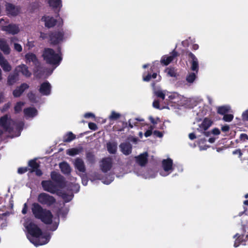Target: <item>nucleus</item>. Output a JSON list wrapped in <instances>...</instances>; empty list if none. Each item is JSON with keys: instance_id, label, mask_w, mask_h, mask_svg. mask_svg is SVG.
<instances>
[{"instance_id": "8fccbe9b", "label": "nucleus", "mask_w": 248, "mask_h": 248, "mask_svg": "<svg viewBox=\"0 0 248 248\" xmlns=\"http://www.w3.org/2000/svg\"><path fill=\"white\" fill-rule=\"evenodd\" d=\"M241 236H239V237L236 239L234 243V247H237L240 245L241 242Z\"/></svg>"}, {"instance_id": "473e14b6", "label": "nucleus", "mask_w": 248, "mask_h": 248, "mask_svg": "<svg viewBox=\"0 0 248 248\" xmlns=\"http://www.w3.org/2000/svg\"><path fill=\"white\" fill-rule=\"evenodd\" d=\"M230 108L226 106H222L217 107V113L220 115H224L229 112Z\"/></svg>"}, {"instance_id": "f704fd0d", "label": "nucleus", "mask_w": 248, "mask_h": 248, "mask_svg": "<svg viewBox=\"0 0 248 248\" xmlns=\"http://www.w3.org/2000/svg\"><path fill=\"white\" fill-rule=\"evenodd\" d=\"M86 157L87 161L93 164L95 162V155L93 152L88 151L86 154Z\"/></svg>"}, {"instance_id": "f03ea898", "label": "nucleus", "mask_w": 248, "mask_h": 248, "mask_svg": "<svg viewBox=\"0 0 248 248\" xmlns=\"http://www.w3.org/2000/svg\"><path fill=\"white\" fill-rule=\"evenodd\" d=\"M61 50L60 46L58 48V53H56L52 48H45L42 54L44 60L47 64L58 66L62 59Z\"/></svg>"}, {"instance_id": "bf43d9fd", "label": "nucleus", "mask_w": 248, "mask_h": 248, "mask_svg": "<svg viewBox=\"0 0 248 248\" xmlns=\"http://www.w3.org/2000/svg\"><path fill=\"white\" fill-rule=\"evenodd\" d=\"M230 129V127L228 125H225L221 127V130L223 132H228Z\"/></svg>"}, {"instance_id": "7c9ffc66", "label": "nucleus", "mask_w": 248, "mask_h": 248, "mask_svg": "<svg viewBox=\"0 0 248 248\" xmlns=\"http://www.w3.org/2000/svg\"><path fill=\"white\" fill-rule=\"evenodd\" d=\"M83 151L82 147L78 148H73L69 149H68L66 151V153L67 155L70 156H74L75 155H78L80 153Z\"/></svg>"}, {"instance_id": "4d7b16f0", "label": "nucleus", "mask_w": 248, "mask_h": 248, "mask_svg": "<svg viewBox=\"0 0 248 248\" xmlns=\"http://www.w3.org/2000/svg\"><path fill=\"white\" fill-rule=\"evenodd\" d=\"M35 174L38 176H41L43 174V172L42 170L39 168L36 169V170H34V171Z\"/></svg>"}, {"instance_id": "1a4fd4ad", "label": "nucleus", "mask_w": 248, "mask_h": 248, "mask_svg": "<svg viewBox=\"0 0 248 248\" xmlns=\"http://www.w3.org/2000/svg\"><path fill=\"white\" fill-rule=\"evenodd\" d=\"M41 21L44 22L46 28L50 29L53 28L56 26L57 23V20L53 16L45 15L41 18Z\"/></svg>"}, {"instance_id": "ea45409f", "label": "nucleus", "mask_w": 248, "mask_h": 248, "mask_svg": "<svg viewBox=\"0 0 248 248\" xmlns=\"http://www.w3.org/2000/svg\"><path fill=\"white\" fill-rule=\"evenodd\" d=\"M61 197L65 202H68L72 199V196L71 195H68L65 192L62 193Z\"/></svg>"}, {"instance_id": "79ce46f5", "label": "nucleus", "mask_w": 248, "mask_h": 248, "mask_svg": "<svg viewBox=\"0 0 248 248\" xmlns=\"http://www.w3.org/2000/svg\"><path fill=\"white\" fill-rule=\"evenodd\" d=\"M233 118V115L232 114H227L223 115V120L225 122H231Z\"/></svg>"}, {"instance_id": "4468645a", "label": "nucleus", "mask_w": 248, "mask_h": 248, "mask_svg": "<svg viewBox=\"0 0 248 248\" xmlns=\"http://www.w3.org/2000/svg\"><path fill=\"white\" fill-rule=\"evenodd\" d=\"M51 85L48 81L44 82L40 85L39 92L42 95H49L51 93Z\"/></svg>"}, {"instance_id": "6e6d98bb", "label": "nucleus", "mask_w": 248, "mask_h": 248, "mask_svg": "<svg viewBox=\"0 0 248 248\" xmlns=\"http://www.w3.org/2000/svg\"><path fill=\"white\" fill-rule=\"evenodd\" d=\"M240 138L241 140H248V136L245 133H242L240 135Z\"/></svg>"}, {"instance_id": "7ed1b4c3", "label": "nucleus", "mask_w": 248, "mask_h": 248, "mask_svg": "<svg viewBox=\"0 0 248 248\" xmlns=\"http://www.w3.org/2000/svg\"><path fill=\"white\" fill-rule=\"evenodd\" d=\"M26 229L32 236L38 239L39 242L34 243L35 245H43L48 242L49 236L43 235L41 229L35 223L30 222L26 226Z\"/></svg>"}, {"instance_id": "69168bd1", "label": "nucleus", "mask_w": 248, "mask_h": 248, "mask_svg": "<svg viewBox=\"0 0 248 248\" xmlns=\"http://www.w3.org/2000/svg\"><path fill=\"white\" fill-rule=\"evenodd\" d=\"M3 99H4L3 93H0V103L3 102Z\"/></svg>"}, {"instance_id": "aec40b11", "label": "nucleus", "mask_w": 248, "mask_h": 248, "mask_svg": "<svg viewBox=\"0 0 248 248\" xmlns=\"http://www.w3.org/2000/svg\"><path fill=\"white\" fill-rule=\"evenodd\" d=\"M119 148L122 153L125 155H129L132 153V146L128 142L121 143L119 145Z\"/></svg>"}, {"instance_id": "9d476101", "label": "nucleus", "mask_w": 248, "mask_h": 248, "mask_svg": "<svg viewBox=\"0 0 248 248\" xmlns=\"http://www.w3.org/2000/svg\"><path fill=\"white\" fill-rule=\"evenodd\" d=\"M11 119H9L7 115H5L0 118V126L2 127L5 131L9 133L13 131V128L11 126L10 123Z\"/></svg>"}, {"instance_id": "20e7f679", "label": "nucleus", "mask_w": 248, "mask_h": 248, "mask_svg": "<svg viewBox=\"0 0 248 248\" xmlns=\"http://www.w3.org/2000/svg\"><path fill=\"white\" fill-rule=\"evenodd\" d=\"M64 35V31L62 30L50 31L48 34L50 43L53 45H58L63 41Z\"/></svg>"}, {"instance_id": "b1692460", "label": "nucleus", "mask_w": 248, "mask_h": 248, "mask_svg": "<svg viewBox=\"0 0 248 248\" xmlns=\"http://www.w3.org/2000/svg\"><path fill=\"white\" fill-rule=\"evenodd\" d=\"M75 168L80 172H85L86 168L84 161L80 158H77L74 162Z\"/></svg>"}, {"instance_id": "603ef678", "label": "nucleus", "mask_w": 248, "mask_h": 248, "mask_svg": "<svg viewBox=\"0 0 248 248\" xmlns=\"http://www.w3.org/2000/svg\"><path fill=\"white\" fill-rule=\"evenodd\" d=\"M153 106L156 108H160L159 101L157 100H155L153 103Z\"/></svg>"}, {"instance_id": "09e8293b", "label": "nucleus", "mask_w": 248, "mask_h": 248, "mask_svg": "<svg viewBox=\"0 0 248 248\" xmlns=\"http://www.w3.org/2000/svg\"><path fill=\"white\" fill-rule=\"evenodd\" d=\"M233 155H238L239 157H241L242 155V153L240 149L235 150L232 152Z\"/></svg>"}, {"instance_id": "de8ad7c7", "label": "nucleus", "mask_w": 248, "mask_h": 248, "mask_svg": "<svg viewBox=\"0 0 248 248\" xmlns=\"http://www.w3.org/2000/svg\"><path fill=\"white\" fill-rule=\"evenodd\" d=\"M153 134L155 137H159V138H162L163 136V133L161 132L158 131V130H155L153 132Z\"/></svg>"}, {"instance_id": "6e6552de", "label": "nucleus", "mask_w": 248, "mask_h": 248, "mask_svg": "<svg viewBox=\"0 0 248 248\" xmlns=\"http://www.w3.org/2000/svg\"><path fill=\"white\" fill-rule=\"evenodd\" d=\"M179 56L178 53L175 50H173L170 53V55H163L160 60V63L163 65L167 66L172 62L175 58Z\"/></svg>"}, {"instance_id": "58836bf2", "label": "nucleus", "mask_w": 248, "mask_h": 248, "mask_svg": "<svg viewBox=\"0 0 248 248\" xmlns=\"http://www.w3.org/2000/svg\"><path fill=\"white\" fill-rule=\"evenodd\" d=\"M24 105V103L22 102H18L14 107V110L16 113L20 112L22 110V107Z\"/></svg>"}, {"instance_id": "680f3d73", "label": "nucleus", "mask_w": 248, "mask_h": 248, "mask_svg": "<svg viewBox=\"0 0 248 248\" xmlns=\"http://www.w3.org/2000/svg\"><path fill=\"white\" fill-rule=\"evenodd\" d=\"M152 129H148L145 132L144 136L146 137H148L152 135Z\"/></svg>"}, {"instance_id": "cd10ccee", "label": "nucleus", "mask_w": 248, "mask_h": 248, "mask_svg": "<svg viewBox=\"0 0 248 248\" xmlns=\"http://www.w3.org/2000/svg\"><path fill=\"white\" fill-rule=\"evenodd\" d=\"M108 152L111 154H115L117 151V143L116 142H108L106 145Z\"/></svg>"}, {"instance_id": "49530a36", "label": "nucleus", "mask_w": 248, "mask_h": 248, "mask_svg": "<svg viewBox=\"0 0 248 248\" xmlns=\"http://www.w3.org/2000/svg\"><path fill=\"white\" fill-rule=\"evenodd\" d=\"M28 170L27 167H20L18 169L17 172L19 174H23Z\"/></svg>"}, {"instance_id": "f3484780", "label": "nucleus", "mask_w": 248, "mask_h": 248, "mask_svg": "<svg viewBox=\"0 0 248 248\" xmlns=\"http://www.w3.org/2000/svg\"><path fill=\"white\" fill-rule=\"evenodd\" d=\"M19 80V74L17 71V69H15L13 73H10L8 77L7 80V85L12 86Z\"/></svg>"}, {"instance_id": "338daca9", "label": "nucleus", "mask_w": 248, "mask_h": 248, "mask_svg": "<svg viewBox=\"0 0 248 248\" xmlns=\"http://www.w3.org/2000/svg\"><path fill=\"white\" fill-rule=\"evenodd\" d=\"M150 120L151 122L154 124H156L157 123L155 121V119L152 117H150Z\"/></svg>"}, {"instance_id": "0eeeda50", "label": "nucleus", "mask_w": 248, "mask_h": 248, "mask_svg": "<svg viewBox=\"0 0 248 248\" xmlns=\"http://www.w3.org/2000/svg\"><path fill=\"white\" fill-rule=\"evenodd\" d=\"M212 121L208 118H205L201 124L199 125V128H198V130L203 132V134L206 137H208L210 135V132H205L212 124Z\"/></svg>"}, {"instance_id": "f257e3e1", "label": "nucleus", "mask_w": 248, "mask_h": 248, "mask_svg": "<svg viewBox=\"0 0 248 248\" xmlns=\"http://www.w3.org/2000/svg\"><path fill=\"white\" fill-rule=\"evenodd\" d=\"M37 201L38 202H33L31 204V210L34 217L45 224H51L53 218L52 212L50 210L43 208L41 205L47 207H51L56 203V199L53 196L42 192L38 195Z\"/></svg>"}, {"instance_id": "e433bc0d", "label": "nucleus", "mask_w": 248, "mask_h": 248, "mask_svg": "<svg viewBox=\"0 0 248 248\" xmlns=\"http://www.w3.org/2000/svg\"><path fill=\"white\" fill-rule=\"evenodd\" d=\"M121 117V114L119 113L116 112L115 111H112L111 114L108 117L110 120H117Z\"/></svg>"}, {"instance_id": "c03bdc74", "label": "nucleus", "mask_w": 248, "mask_h": 248, "mask_svg": "<svg viewBox=\"0 0 248 248\" xmlns=\"http://www.w3.org/2000/svg\"><path fill=\"white\" fill-rule=\"evenodd\" d=\"M89 128L93 131H95L97 129L98 127L96 124L92 122H90L88 124Z\"/></svg>"}, {"instance_id": "052dcab7", "label": "nucleus", "mask_w": 248, "mask_h": 248, "mask_svg": "<svg viewBox=\"0 0 248 248\" xmlns=\"http://www.w3.org/2000/svg\"><path fill=\"white\" fill-rule=\"evenodd\" d=\"M47 37H48V35H47V33H44L43 32H40V37L41 38H42L43 40H44V39L47 38Z\"/></svg>"}, {"instance_id": "6ab92c4d", "label": "nucleus", "mask_w": 248, "mask_h": 248, "mask_svg": "<svg viewBox=\"0 0 248 248\" xmlns=\"http://www.w3.org/2000/svg\"><path fill=\"white\" fill-rule=\"evenodd\" d=\"M26 63L32 62L36 67L40 66V62L35 54L33 53H28L25 55Z\"/></svg>"}, {"instance_id": "4c0bfd02", "label": "nucleus", "mask_w": 248, "mask_h": 248, "mask_svg": "<svg viewBox=\"0 0 248 248\" xmlns=\"http://www.w3.org/2000/svg\"><path fill=\"white\" fill-rule=\"evenodd\" d=\"M196 78V73H190L186 77V81L190 83H192L194 82Z\"/></svg>"}, {"instance_id": "2eb2a0df", "label": "nucleus", "mask_w": 248, "mask_h": 248, "mask_svg": "<svg viewBox=\"0 0 248 248\" xmlns=\"http://www.w3.org/2000/svg\"><path fill=\"white\" fill-rule=\"evenodd\" d=\"M1 30L13 35L17 34L19 32L18 26L14 24H10L7 26H3L1 27Z\"/></svg>"}, {"instance_id": "423d86ee", "label": "nucleus", "mask_w": 248, "mask_h": 248, "mask_svg": "<svg viewBox=\"0 0 248 248\" xmlns=\"http://www.w3.org/2000/svg\"><path fill=\"white\" fill-rule=\"evenodd\" d=\"M43 189L51 194H55L58 190V185L54 184L51 180H43L41 182Z\"/></svg>"}, {"instance_id": "a18cd8bd", "label": "nucleus", "mask_w": 248, "mask_h": 248, "mask_svg": "<svg viewBox=\"0 0 248 248\" xmlns=\"http://www.w3.org/2000/svg\"><path fill=\"white\" fill-rule=\"evenodd\" d=\"M14 48L18 52H20L22 50V46L19 44H18V43L14 44Z\"/></svg>"}, {"instance_id": "c756f323", "label": "nucleus", "mask_w": 248, "mask_h": 248, "mask_svg": "<svg viewBox=\"0 0 248 248\" xmlns=\"http://www.w3.org/2000/svg\"><path fill=\"white\" fill-rule=\"evenodd\" d=\"M37 110L35 108L29 107L24 109V113L26 116L33 117L37 115Z\"/></svg>"}, {"instance_id": "f8f14e48", "label": "nucleus", "mask_w": 248, "mask_h": 248, "mask_svg": "<svg viewBox=\"0 0 248 248\" xmlns=\"http://www.w3.org/2000/svg\"><path fill=\"white\" fill-rule=\"evenodd\" d=\"M5 6L7 14L13 16H16L20 13L21 10L20 7L16 6L15 5L10 3H7Z\"/></svg>"}, {"instance_id": "a878e982", "label": "nucleus", "mask_w": 248, "mask_h": 248, "mask_svg": "<svg viewBox=\"0 0 248 248\" xmlns=\"http://www.w3.org/2000/svg\"><path fill=\"white\" fill-rule=\"evenodd\" d=\"M0 49L5 55L10 53V48L4 39L0 38Z\"/></svg>"}, {"instance_id": "c9c22d12", "label": "nucleus", "mask_w": 248, "mask_h": 248, "mask_svg": "<svg viewBox=\"0 0 248 248\" xmlns=\"http://www.w3.org/2000/svg\"><path fill=\"white\" fill-rule=\"evenodd\" d=\"M165 72L170 77H176L177 73L175 68L173 67H168L165 69Z\"/></svg>"}, {"instance_id": "13d9d810", "label": "nucleus", "mask_w": 248, "mask_h": 248, "mask_svg": "<svg viewBox=\"0 0 248 248\" xmlns=\"http://www.w3.org/2000/svg\"><path fill=\"white\" fill-rule=\"evenodd\" d=\"M28 206L26 203H24L23 208L22 210V213L24 215L27 213Z\"/></svg>"}, {"instance_id": "a211bd4d", "label": "nucleus", "mask_w": 248, "mask_h": 248, "mask_svg": "<svg viewBox=\"0 0 248 248\" xmlns=\"http://www.w3.org/2000/svg\"><path fill=\"white\" fill-rule=\"evenodd\" d=\"M29 88V86L26 83H22L19 86L16 87L13 92V95L15 97H19L24 92Z\"/></svg>"}, {"instance_id": "3c124183", "label": "nucleus", "mask_w": 248, "mask_h": 248, "mask_svg": "<svg viewBox=\"0 0 248 248\" xmlns=\"http://www.w3.org/2000/svg\"><path fill=\"white\" fill-rule=\"evenodd\" d=\"M242 118L243 120L248 121V109L243 113Z\"/></svg>"}, {"instance_id": "2f4dec72", "label": "nucleus", "mask_w": 248, "mask_h": 248, "mask_svg": "<svg viewBox=\"0 0 248 248\" xmlns=\"http://www.w3.org/2000/svg\"><path fill=\"white\" fill-rule=\"evenodd\" d=\"M76 135L72 132H67L63 138V141L64 142H70L76 139Z\"/></svg>"}, {"instance_id": "dca6fc26", "label": "nucleus", "mask_w": 248, "mask_h": 248, "mask_svg": "<svg viewBox=\"0 0 248 248\" xmlns=\"http://www.w3.org/2000/svg\"><path fill=\"white\" fill-rule=\"evenodd\" d=\"M155 67L154 66H151L147 72H144L143 74L142 78L143 80L144 81L148 82L152 78L155 79L157 77V73L154 72Z\"/></svg>"}, {"instance_id": "0e129e2a", "label": "nucleus", "mask_w": 248, "mask_h": 248, "mask_svg": "<svg viewBox=\"0 0 248 248\" xmlns=\"http://www.w3.org/2000/svg\"><path fill=\"white\" fill-rule=\"evenodd\" d=\"M199 46L198 44H193L192 46V49L193 50H196L199 48Z\"/></svg>"}, {"instance_id": "864d4df0", "label": "nucleus", "mask_w": 248, "mask_h": 248, "mask_svg": "<svg viewBox=\"0 0 248 248\" xmlns=\"http://www.w3.org/2000/svg\"><path fill=\"white\" fill-rule=\"evenodd\" d=\"M84 116L85 118H94L95 117L94 114L91 112L86 113L84 114Z\"/></svg>"}, {"instance_id": "39448f33", "label": "nucleus", "mask_w": 248, "mask_h": 248, "mask_svg": "<svg viewBox=\"0 0 248 248\" xmlns=\"http://www.w3.org/2000/svg\"><path fill=\"white\" fill-rule=\"evenodd\" d=\"M185 55L187 57L189 62L191 64L190 69L192 71L198 73L199 69L198 60L195 55L189 50L185 51Z\"/></svg>"}, {"instance_id": "774afa93", "label": "nucleus", "mask_w": 248, "mask_h": 248, "mask_svg": "<svg viewBox=\"0 0 248 248\" xmlns=\"http://www.w3.org/2000/svg\"><path fill=\"white\" fill-rule=\"evenodd\" d=\"M9 107H10V105L8 104H6L3 106V109L4 110H6L7 109H8L9 108Z\"/></svg>"}, {"instance_id": "a19ab883", "label": "nucleus", "mask_w": 248, "mask_h": 248, "mask_svg": "<svg viewBox=\"0 0 248 248\" xmlns=\"http://www.w3.org/2000/svg\"><path fill=\"white\" fill-rule=\"evenodd\" d=\"M27 97L30 102L35 103L36 101V97L35 94L32 92H30L27 94Z\"/></svg>"}, {"instance_id": "4be33fe9", "label": "nucleus", "mask_w": 248, "mask_h": 248, "mask_svg": "<svg viewBox=\"0 0 248 248\" xmlns=\"http://www.w3.org/2000/svg\"><path fill=\"white\" fill-rule=\"evenodd\" d=\"M48 4L50 7H52V8L55 10L57 8L59 9L57 12H55V13L57 14L56 17H59V13L62 7V0H48Z\"/></svg>"}, {"instance_id": "412c9836", "label": "nucleus", "mask_w": 248, "mask_h": 248, "mask_svg": "<svg viewBox=\"0 0 248 248\" xmlns=\"http://www.w3.org/2000/svg\"><path fill=\"white\" fill-rule=\"evenodd\" d=\"M0 66L4 72H10L12 70V66L7 60L3 57L0 52Z\"/></svg>"}, {"instance_id": "bb28decb", "label": "nucleus", "mask_w": 248, "mask_h": 248, "mask_svg": "<svg viewBox=\"0 0 248 248\" xmlns=\"http://www.w3.org/2000/svg\"><path fill=\"white\" fill-rule=\"evenodd\" d=\"M16 69H17V71H18V72H20L26 77H30L31 75V73L28 69V66L24 64L18 65L16 68Z\"/></svg>"}, {"instance_id": "37998d69", "label": "nucleus", "mask_w": 248, "mask_h": 248, "mask_svg": "<svg viewBox=\"0 0 248 248\" xmlns=\"http://www.w3.org/2000/svg\"><path fill=\"white\" fill-rule=\"evenodd\" d=\"M155 95L162 100H164L165 97V93L161 90H157L155 92Z\"/></svg>"}, {"instance_id": "5fc2aeb1", "label": "nucleus", "mask_w": 248, "mask_h": 248, "mask_svg": "<svg viewBox=\"0 0 248 248\" xmlns=\"http://www.w3.org/2000/svg\"><path fill=\"white\" fill-rule=\"evenodd\" d=\"M212 133L215 135H218L220 134V131L217 128H215L212 130Z\"/></svg>"}, {"instance_id": "c85d7f7f", "label": "nucleus", "mask_w": 248, "mask_h": 248, "mask_svg": "<svg viewBox=\"0 0 248 248\" xmlns=\"http://www.w3.org/2000/svg\"><path fill=\"white\" fill-rule=\"evenodd\" d=\"M60 168L62 172L64 174H69L71 169L70 165L66 162H62L59 164Z\"/></svg>"}, {"instance_id": "5701e85b", "label": "nucleus", "mask_w": 248, "mask_h": 248, "mask_svg": "<svg viewBox=\"0 0 248 248\" xmlns=\"http://www.w3.org/2000/svg\"><path fill=\"white\" fill-rule=\"evenodd\" d=\"M162 167L166 172L171 171L173 170V161L171 158L163 159L162 162Z\"/></svg>"}, {"instance_id": "e2e57ef3", "label": "nucleus", "mask_w": 248, "mask_h": 248, "mask_svg": "<svg viewBox=\"0 0 248 248\" xmlns=\"http://www.w3.org/2000/svg\"><path fill=\"white\" fill-rule=\"evenodd\" d=\"M188 137L191 140H193L196 138V136L194 133H189Z\"/></svg>"}, {"instance_id": "72a5a7b5", "label": "nucleus", "mask_w": 248, "mask_h": 248, "mask_svg": "<svg viewBox=\"0 0 248 248\" xmlns=\"http://www.w3.org/2000/svg\"><path fill=\"white\" fill-rule=\"evenodd\" d=\"M28 165L30 166L31 169L30 171L31 172H34V170H36L39 168V164L36 162L35 159H32L29 161Z\"/></svg>"}, {"instance_id": "9b49d317", "label": "nucleus", "mask_w": 248, "mask_h": 248, "mask_svg": "<svg viewBox=\"0 0 248 248\" xmlns=\"http://www.w3.org/2000/svg\"><path fill=\"white\" fill-rule=\"evenodd\" d=\"M52 181L56 183L59 186H62L64 185V178L63 176L56 171H52L50 173Z\"/></svg>"}, {"instance_id": "393cba45", "label": "nucleus", "mask_w": 248, "mask_h": 248, "mask_svg": "<svg viewBox=\"0 0 248 248\" xmlns=\"http://www.w3.org/2000/svg\"><path fill=\"white\" fill-rule=\"evenodd\" d=\"M148 154L145 152L136 157V162L140 166H144L148 162Z\"/></svg>"}, {"instance_id": "ddd939ff", "label": "nucleus", "mask_w": 248, "mask_h": 248, "mask_svg": "<svg viewBox=\"0 0 248 248\" xmlns=\"http://www.w3.org/2000/svg\"><path fill=\"white\" fill-rule=\"evenodd\" d=\"M112 166V161L110 157L104 158L102 159L100 168L102 172H107L111 169Z\"/></svg>"}]
</instances>
